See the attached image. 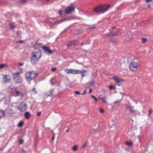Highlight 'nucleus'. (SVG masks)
<instances>
[{"label": "nucleus", "instance_id": "1a4fd4ad", "mask_svg": "<svg viewBox=\"0 0 153 153\" xmlns=\"http://www.w3.org/2000/svg\"><path fill=\"white\" fill-rule=\"evenodd\" d=\"M42 48L44 49V51L45 53L48 54H51L52 53L53 51L50 49L49 47L43 46L42 47Z\"/></svg>", "mask_w": 153, "mask_h": 153}, {"label": "nucleus", "instance_id": "f8f14e48", "mask_svg": "<svg viewBox=\"0 0 153 153\" xmlns=\"http://www.w3.org/2000/svg\"><path fill=\"white\" fill-rule=\"evenodd\" d=\"M113 79L117 83L120 82L122 81H124L123 79H122L116 76H114Z\"/></svg>", "mask_w": 153, "mask_h": 153}, {"label": "nucleus", "instance_id": "58836bf2", "mask_svg": "<svg viewBox=\"0 0 153 153\" xmlns=\"http://www.w3.org/2000/svg\"><path fill=\"white\" fill-rule=\"evenodd\" d=\"M109 88L111 90H112L114 88L113 87L112 85L109 86Z\"/></svg>", "mask_w": 153, "mask_h": 153}, {"label": "nucleus", "instance_id": "864d4df0", "mask_svg": "<svg viewBox=\"0 0 153 153\" xmlns=\"http://www.w3.org/2000/svg\"><path fill=\"white\" fill-rule=\"evenodd\" d=\"M86 44V43H82L81 44V45H83L84 44Z\"/></svg>", "mask_w": 153, "mask_h": 153}, {"label": "nucleus", "instance_id": "a18cd8bd", "mask_svg": "<svg viewBox=\"0 0 153 153\" xmlns=\"http://www.w3.org/2000/svg\"><path fill=\"white\" fill-rule=\"evenodd\" d=\"M86 91H84L83 93L81 94L82 95H83L84 94H86Z\"/></svg>", "mask_w": 153, "mask_h": 153}, {"label": "nucleus", "instance_id": "2eb2a0df", "mask_svg": "<svg viewBox=\"0 0 153 153\" xmlns=\"http://www.w3.org/2000/svg\"><path fill=\"white\" fill-rule=\"evenodd\" d=\"M4 112L3 110L0 109V118H1L4 116Z\"/></svg>", "mask_w": 153, "mask_h": 153}, {"label": "nucleus", "instance_id": "f704fd0d", "mask_svg": "<svg viewBox=\"0 0 153 153\" xmlns=\"http://www.w3.org/2000/svg\"><path fill=\"white\" fill-rule=\"evenodd\" d=\"M91 97L95 100L96 102L97 101V98H96V97L92 95L91 96Z\"/></svg>", "mask_w": 153, "mask_h": 153}, {"label": "nucleus", "instance_id": "b1692460", "mask_svg": "<svg viewBox=\"0 0 153 153\" xmlns=\"http://www.w3.org/2000/svg\"><path fill=\"white\" fill-rule=\"evenodd\" d=\"M86 144H87V142H85V143L83 145H82V149H84V148H85L86 146Z\"/></svg>", "mask_w": 153, "mask_h": 153}, {"label": "nucleus", "instance_id": "052dcab7", "mask_svg": "<svg viewBox=\"0 0 153 153\" xmlns=\"http://www.w3.org/2000/svg\"><path fill=\"white\" fill-rule=\"evenodd\" d=\"M132 120V121H133V120Z\"/></svg>", "mask_w": 153, "mask_h": 153}, {"label": "nucleus", "instance_id": "412c9836", "mask_svg": "<svg viewBox=\"0 0 153 153\" xmlns=\"http://www.w3.org/2000/svg\"><path fill=\"white\" fill-rule=\"evenodd\" d=\"M7 65L4 64H2L0 65V69L2 68L5 66H6Z\"/></svg>", "mask_w": 153, "mask_h": 153}, {"label": "nucleus", "instance_id": "c9c22d12", "mask_svg": "<svg viewBox=\"0 0 153 153\" xmlns=\"http://www.w3.org/2000/svg\"><path fill=\"white\" fill-rule=\"evenodd\" d=\"M41 114V112H39L37 113V116H39Z\"/></svg>", "mask_w": 153, "mask_h": 153}, {"label": "nucleus", "instance_id": "79ce46f5", "mask_svg": "<svg viewBox=\"0 0 153 153\" xmlns=\"http://www.w3.org/2000/svg\"><path fill=\"white\" fill-rule=\"evenodd\" d=\"M120 101V100H119V101H115L114 102V104H115V103H118Z\"/></svg>", "mask_w": 153, "mask_h": 153}, {"label": "nucleus", "instance_id": "f257e3e1", "mask_svg": "<svg viewBox=\"0 0 153 153\" xmlns=\"http://www.w3.org/2000/svg\"><path fill=\"white\" fill-rule=\"evenodd\" d=\"M42 56V53L41 50L39 49L35 50V51L33 52L32 54V56L30 60L32 64L36 63L39 59Z\"/></svg>", "mask_w": 153, "mask_h": 153}, {"label": "nucleus", "instance_id": "393cba45", "mask_svg": "<svg viewBox=\"0 0 153 153\" xmlns=\"http://www.w3.org/2000/svg\"><path fill=\"white\" fill-rule=\"evenodd\" d=\"M130 111L131 113H134L136 112L134 110L132 109L131 108L130 109Z\"/></svg>", "mask_w": 153, "mask_h": 153}, {"label": "nucleus", "instance_id": "a211bd4d", "mask_svg": "<svg viewBox=\"0 0 153 153\" xmlns=\"http://www.w3.org/2000/svg\"><path fill=\"white\" fill-rule=\"evenodd\" d=\"M126 143L127 144V145L128 146H131L132 144V143L131 142H126Z\"/></svg>", "mask_w": 153, "mask_h": 153}, {"label": "nucleus", "instance_id": "4be33fe9", "mask_svg": "<svg viewBox=\"0 0 153 153\" xmlns=\"http://www.w3.org/2000/svg\"><path fill=\"white\" fill-rule=\"evenodd\" d=\"M77 147L76 146H74L73 147V151H75L77 150Z\"/></svg>", "mask_w": 153, "mask_h": 153}, {"label": "nucleus", "instance_id": "6e6552de", "mask_svg": "<svg viewBox=\"0 0 153 153\" xmlns=\"http://www.w3.org/2000/svg\"><path fill=\"white\" fill-rule=\"evenodd\" d=\"M2 80L4 83H8L10 80V77L8 75H3Z\"/></svg>", "mask_w": 153, "mask_h": 153}, {"label": "nucleus", "instance_id": "09e8293b", "mask_svg": "<svg viewBox=\"0 0 153 153\" xmlns=\"http://www.w3.org/2000/svg\"><path fill=\"white\" fill-rule=\"evenodd\" d=\"M59 13L60 15L61 16L62 15V13L61 11H59Z\"/></svg>", "mask_w": 153, "mask_h": 153}, {"label": "nucleus", "instance_id": "0eeeda50", "mask_svg": "<svg viewBox=\"0 0 153 153\" xmlns=\"http://www.w3.org/2000/svg\"><path fill=\"white\" fill-rule=\"evenodd\" d=\"M18 108L22 112H24L27 109L26 104L24 102H21L20 104V107H18Z\"/></svg>", "mask_w": 153, "mask_h": 153}, {"label": "nucleus", "instance_id": "ea45409f", "mask_svg": "<svg viewBox=\"0 0 153 153\" xmlns=\"http://www.w3.org/2000/svg\"><path fill=\"white\" fill-rule=\"evenodd\" d=\"M15 27L14 26H13V25H10V28L12 29H14L15 28Z\"/></svg>", "mask_w": 153, "mask_h": 153}, {"label": "nucleus", "instance_id": "13d9d810", "mask_svg": "<svg viewBox=\"0 0 153 153\" xmlns=\"http://www.w3.org/2000/svg\"><path fill=\"white\" fill-rule=\"evenodd\" d=\"M123 98L122 97L121 98V100H122V99Z\"/></svg>", "mask_w": 153, "mask_h": 153}, {"label": "nucleus", "instance_id": "e433bc0d", "mask_svg": "<svg viewBox=\"0 0 153 153\" xmlns=\"http://www.w3.org/2000/svg\"><path fill=\"white\" fill-rule=\"evenodd\" d=\"M19 0L20 1H21L22 2H23V3H25L27 1V0Z\"/></svg>", "mask_w": 153, "mask_h": 153}, {"label": "nucleus", "instance_id": "f3484780", "mask_svg": "<svg viewBox=\"0 0 153 153\" xmlns=\"http://www.w3.org/2000/svg\"><path fill=\"white\" fill-rule=\"evenodd\" d=\"M65 71L67 74H70L71 69L66 68Z\"/></svg>", "mask_w": 153, "mask_h": 153}, {"label": "nucleus", "instance_id": "473e14b6", "mask_svg": "<svg viewBox=\"0 0 153 153\" xmlns=\"http://www.w3.org/2000/svg\"><path fill=\"white\" fill-rule=\"evenodd\" d=\"M96 27L95 26H92L91 27H89L88 29H93L94 28H95Z\"/></svg>", "mask_w": 153, "mask_h": 153}, {"label": "nucleus", "instance_id": "5fc2aeb1", "mask_svg": "<svg viewBox=\"0 0 153 153\" xmlns=\"http://www.w3.org/2000/svg\"><path fill=\"white\" fill-rule=\"evenodd\" d=\"M117 85L118 86H119L120 85V84H117Z\"/></svg>", "mask_w": 153, "mask_h": 153}, {"label": "nucleus", "instance_id": "a19ab883", "mask_svg": "<svg viewBox=\"0 0 153 153\" xmlns=\"http://www.w3.org/2000/svg\"><path fill=\"white\" fill-rule=\"evenodd\" d=\"M152 0H145V2H148L149 1H152Z\"/></svg>", "mask_w": 153, "mask_h": 153}, {"label": "nucleus", "instance_id": "20e7f679", "mask_svg": "<svg viewBox=\"0 0 153 153\" xmlns=\"http://www.w3.org/2000/svg\"><path fill=\"white\" fill-rule=\"evenodd\" d=\"M139 63L138 62L132 61L129 64V68L132 71H136L139 66Z\"/></svg>", "mask_w": 153, "mask_h": 153}, {"label": "nucleus", "instance_id": "72a5a7b5", "mask_svg": "<svg viewBox=\"0 0 153 153\" xmlns=\"http://www.w3.org/2000/svg\"><path fill=\"white\" fill-rule=\"evenodd\" d=\"M75 93L77 95H79L80 94V92L79 91H76L75 92Z\"/></svg>", "mask_w": 153, "mask_h": 153}, {"label": "nucleus", "instance_id": "5701e85b", "mask_svg": "<svg viewBox=\"0 0 153 153\" xmlns=\"http://www.w3.org/2000/svg\"><path fill=\"white\" fill-rule=\"evenodd\" d=\"M31 91L35 94H37V91H36V89L35 88H33L31 90Z\"/></svg>", "mask_w": 153, "mask_h": 153}, {"label": "nucleus", "instance_id": "dca6fc26", "mask_svg": "<svg viewBox=\"0 0 153 153\" xmlns=\"http://www.w3.org/2000/svg\"><path fill=\"white\" fill-rule=\"evenodd\" d=\"M79 71H80V73H79L78 74H81L82 77H83L85 75L84 73L85 72H86L87 71L85 70H82V71L79 70Z\"/></svg>", "mask_w": 153, "mask_h": 153}, {"label": "nucleus", "instance_id": "7c9ffc66", "mask_svg": "<svg viewBox=\"0 0 153 153\" xmlns=\"http://www.w3.org/2000/svg\"><path fill=\"white\" fill-rule=\"evenodd\" d=\"M56 70V68H52L51 69V70L52 71L54 72Z\"/></svg>", "mask_w": 153, "mask_h": 153}, {"label": "nucleus", "instance_id": "a878e982", "mask_svg": "<svg viewBox=\"0 0 153 153\" xmlns=\"http://www.w3.org/2000/svg\"><path fill=\"white\" fill-rule=\"evenodd\" d=\"M142 42L143 43H144L145 42H146V39L143 38L142 39Z\"/></svg>", "mask_w": 153, "mask_h": 153}, {"label": "nucleus", "instance_id": "4468645a", "mask_svg": "<svg viewBox=\"0 0 153 153\" xmlns=\"http://www.w3.org/2000/svg\"><path fill=\"white\" fill-rule=\"evenodd\" d=\"M30 114L28 111H27L25 113V117L26 119H28L30 117Z\"/></svg>", "mask_w": 153, "mask_h": 153}, {"label": "nucleus", "instance_id": "9d476101", "mask_svg": "<svg viewBox=\"0 0 153 153\" xmlns=\"http://www.w3.org/2000/svg\"><path fill=\"white\" fill-rule=\"evenodd\" d=\"M14 82L16 83H21L22 82V78L20 76H13Z\"/></svg>", "mask_w": 153, "mask_h": 153}, {"label": "nucleus", "instance_id": "9b49d317", "mask_svg": "<svg viewBox=\"0 0 153 153\" xmlns=\"http://www.w3.org/2000/svg\"><path fill=\"white\" fill-rule=\"evenodd\" d=\"M80 71L79 70L71 69L70 74H78L79 73H80Z\"/></svg>", "mask_w": 153, "mask_h": 153}, {"label": "nucleus", "instance_id": "c756f323", "mask_svg": "<svg viewBox=\"0 0 153 153\" xmlns=\"http://www.w3.org/2000/svg\"><path fill=\"white\" fill-rule=\"evenodd\" d=\"M126 108L127 109L130 110V109L131 108L129 105H126Z\"/></svg>", "mask_w": 153, "mask_h": 153}, {"label": "nucleus", "instance_id": "aec40b11", "mask_svg": "<svg viewBox=\"0 0 153 153\" xmlns=\"http://www.w3.org/2000/svg\"><path fill=\"white\" fill-rule=\"evenodd\" d=\"M23 124V123L22 121L20 122L18 124V126L19 127H22Z\"/></svg>", "mask_w": 153, "mask_h": 153}, {"label": "nucleus", "instance_id": "8fccbe9b", "mask_svg": "<svg viewBox=\"0 0 153 153\" xmlns=\"http://www.w3.org/2000/svg\"><path fill=\"white\" fill-rule=\"evenodd\" d=\"M69 129H70V128H69L67 130H66V131L67 132H68V131H69Z\"/></svg>", "mask_w": 153, "mask_h": 153}, {"label": "nucleus", "instance_id": "37998d69", "mask_svg": "<svg viewBox=\"0 0 153 153\" xmlns=\"http://www.w3.org/2000/svg\"><path fill=\"white\" fill-rule=\"evenodd\" d=\"M23 63H19V66H22V65L23 64Z\"/></svg>", "mask_w": 153, "mask_h": 153}, {"label": "nucleus", "instance_id": "ddd939ff", "mask_svg": "<svg viewBox=\"0 0 153 153\" xmlns=\"http://www.w3.org/2000/svg\"><path fill=\"white\" fill-rule=\"evenodd\" d=\"M98 98L100 99L104 103H106L107 97H106L105 96L103 97H101L100 96Z\"/></svg>", "mask_w": 153, "mask_h": 153}, {"label": "nucleus", "instance_id": "3c124183", "mask_svg": "<svg viewBox=\"0 0 153 153\" xmlns=\"http://www.w3.org/2000/svg\"><path fill=\"white\" fill-rule=\"evenodd\" d=\"M54 136H53L52 137V140H53V139H54Z\"/></svg>", "mask_w": 153, "mask_h": 153}, {"label": "nucleus", "instance_id": "6e6d98bb", "mask_svg": "<svg viewBox=\"0 0 153 153\" xmlns=\"http://www.w3.org/2000/svg\"><path fill=\"white\" fill-rule=\"evenodd\" d=\"M111 41H112V42H114V41L112 40H111Z\"/></svg>", "mask_w": 153, "mask_h": 153}, {"label": "nucleus", "instance_id": "423d86ee", "mask_svg": "<svg viewBox=\"0 0 153 153\" xmlns=\"http://www.w3.org/2000/svg\"><path fill=\"white\" fill-rule=\"evenodd\" d=\"M11 90L12 92L15 94V97L19 96L22 97L24 96V95L23 93L17 91L16 88H13Z\"/></svg>", "mask_w": 153, "mask_h": 153}, {"label": "nucleus", "instance_id": "c03bdc74", "mask_svg": "<svg viewBox=\"0 0 153 153\" xmlns=\"http://www.w3.org/2000/svg\"><path fill=\"white\" fill-rule=\"evenodd\" d=\"M152 111L151 110H149V114L150 115V114H151L152 113Z\"/></svg>", "mask_w": 153, "mask_h": 153}, {"label": "nucleus", "instance_id": "cd10ccee", "mask_svg": "<svg viewBox=\"0 0 153 153\" xmlns=\"http://www.w3.org/2000/svg\"><path fill=\"white\" fill-rule=\"evenodd\" d=\"M53 91H50V94H48V96H52L53 95Z\"/></svg>", "mask_w": 153, "mask_h": 153}, {"label": "nucleus", "instance_id": "c85d7f7f", "mask_svg": "<svg viewBox=\"0 0 153 153\" xmlns=\"http://www.w3.org/2000/svg\"><path fill=\"white\" fill-rule=\"evenodd\" d=\"M94 83V81L92 80L91 81V82H90V84H89L91 86H93V85Z\"/></svg>", "mask_w": 153, "mask_h": 153}, {"label": "nucleus", "instance_id": "7ed1b4c3", "mask_svg": "<svg viewBox=\"0 0 153 153\" xmlns=\"http://www.w3.org/2000/svg\"><path fill=\"white\" fill-rule=\"evenodd\" d=\"M37 76V72L34 71H28L25 74L26 80L29 83L31 80L34 79Z\"/></svg>", "mask_w": 153, "mask_h": 153}, {"label": "nucleus", "instance_id": "2f4dec72", "mask_svg": "<svg viewBox=\"0 0 153 153\" xmlns=\"http://www.w3.org/2000/svg\"><path fill=\"white\" fill-rule=\"evenodd\" d=\"M23 143V140L22 139H20L19 140V143L20 144H22Z\"/></svg>", "mask_w": 153, "mask_h": 153}, {"label": "nucleus", "instance_id": "603ef678", "mask_svg": "<svg viewBox=\"0 0 153 153\" xmlns=\"http://www.w3.org/2000/svg\"><path fill=\"white\" fill-rule=\"evenodd\" d=\"M76 62L79 64H81V63H79L77 61H76Z\"/></svg>", "mask_w": 153, "mask_h": 153}, {"label": "nucleus", "instance_id": "4d7b16f0", "mask_svg": "<svg viewBox=\"0 0 153 153\" xmlns=\"http://www.w3.org/2000/svg\"><path fill=\"white\" fill-rule=\"evenodd\" d=\"M23 152H26L25 151H24Z\"/></svg>", "mask_w": 153, "mask_h": 153}, {"label": "nucleus", "instance_id": "bf43d9fd", "mask_svg": "<svg viewBox=\"0 0 153 153\" xmlns=\"http://www.w3.org/2000/svg\"><path fill=\"white\" fill-rule=\"evenodd\" d=\"M121 95H122V94H122V93H121Z\"/></svg>", "mask_w": 153, "mask_h": 153}, {"label": "nucleus", "instance_id": "bb28decb", "mask_svg": "<svg viewBox=\"0 0 153 153\" xmlns=\"http://www.w3.org/2000/svg\"><path fill=\"white\" fill-rule=\"evenodd\" d=\"M20 74V73L19 72H17L15 73L14 76H15L16 75V76H19Z\"/></svg>", "mask_w": 153, "mask_h": 153}, {"label": "nucleus", "instance_id": "39448f33", "mask_svg": "<svg viewBox=\"0 0 153 153\" xmlns=\"http://www.w3.org/2000/svg\"><path fill=\"white\" fill-rule=\"evenodd\" d=\"M75 7L73 6L70 5L67 7L64 11L65 13L67 14H70L72 12L74 11Z\"/></svg>", "mask_w": 153, "mask_h": 153}, {"label": "nucleus", "instance_id": "f03ea898", "mask_svg": "<svg viewBox=\"0 0 153 153\" xmlns=\"http://www.w3.org/2000/svg\"><path fill=\"white\" fill-rule=\"evenodd\" d=\"M111 7L110 5H100L95 7L93 10L94 12L97 13H103Z\"/></svg>", "mask_w": 153, "mask_h": 153}, {"label": "nucleus", "instance_id": "de8ad7c7", "mask_svg": "<svg viewBox=\"0 0 153 153\" xmlns=\"http://www.w3.org/2000/svg\"><path fill=\"white\" fill-rule=\"evenodd\" d=\"M18 42H19V43H22L23 41H22V40L19 41H18Z\"/></svg>", "mask_w": 153, "mask_h": 153}, {"label": "nucleus", "instance_id": "6ab92c4d", "mask_svg": "<svg viewBox=\"0 0 153 153\" xmlns=\"http://www.w3.org/2000/svg\"><path fill=\"white\" fill-rule=\"evenodd\" d=\"M110 35L111 36H115L117 35V33L112 32L110 33Z\"/></svg>", "mask_w": 153, "mask_h": 153}, {"label": "nucleus", "instance_id": "4c0bfd02", "mask_svg": "<svg viewBox=\"0 0 153 153\" xmlns=\"http://www.w3.org/2000/svg\"><path fill=\"white\" fill-rule=\"evenodd\" d=\"M100 112L102 113L104 112L102 108H100Z\"/></svg>", "mask_w": 153, "mask_h": 153}, {"label": "nucleus", "instance_id": "49530a36", "mask_svg": "<svg viewBox=\"0 0 153 153\" xmlns=\"http://www.w3.org/2000/svg\"><path fill=\"white\" fill-rule=\"evenodd\" d=\"M92 92V90L91 89H90L89 93H91Z\"/></svg>", "mask_w": 153, "mask_h": 153}]
</instances>
